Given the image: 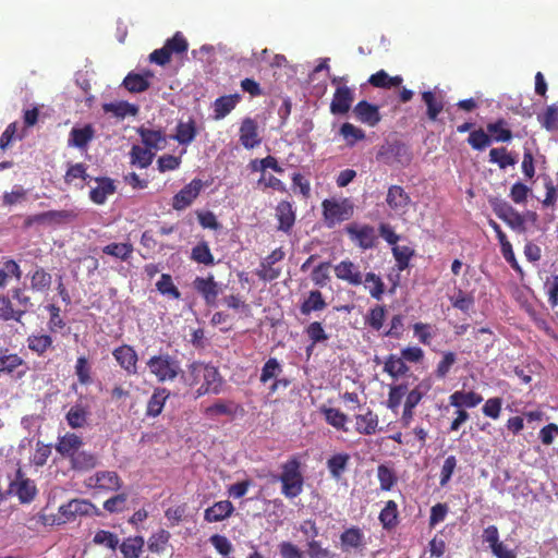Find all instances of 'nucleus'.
I'll list each match as a JSON object with an SVG mask.
<instances>
[{"mask_svg":"<svg viewBox=\"0 0 558 558\" xmlns=\"http://www.w3.org/2000/svg\"><path fill=\"white\" fill-rule=\"evenodd\" d=\"M185 384L190 387L199 385L195 398H202L207 393L218 396L222 391L225 380L216 366L195 361L187 365Z\"/></svg>","mask_w":558,"mask_h":558,"instance_id":"nucleus-1","label":"nucleus"},{"mask_svg":"<svg viewBox=\"0 0 558 558\" xmlns=\"http://www.w3.org/2000/svg\"><path fill=\"white\" fill-rule=\"evenodd\" d=\"M280 474L272 475V481L281 484L280 493L288 499L298 498L303 492L304 476L298 454L291 456L280 465Z\"/></svg>","mask_w":558,"mask_h":558,"instance_id":"nucleus-2","label":"nucleus"},{"mask_svg":"<svg viewBox=\"0 0 558 558\" xmlns=\"http://www.w3.org/2000/svg\"><path fill=\"white\" fill-rule=\"evenodd\" d=\"M148 373L157 383H172L183 374L181 362L169 353H160L150 356L146 361Z\"/></svg>","mask_w":558,"mask_h":558,"instance_id":"nucleus-3","label":"nucleus"},{"mask_svg":"<svg viewBox=\"0 0 558 558\" xmlns=\"http://www.w3.org/2000/svg\"><path fill=\"white\" fill-rule=\"evenodd\" d=\"M59 515L62 519V523L75 521L80 517H93L99 515V508L87 499L74 498L68 504L59 507Z\"/></svg>","mask_w":558,"mask_h":558,"instance_id":"nucleus-4","label":"nucleus"},{"mask_svg":"<svg viewBox=\"0 0 558 558\" xmlns=\"http://www.w3.org/2000/svg\"><path fill=\"white\" fill-rule=\"evenodd\" d=\"M322 209L324 221L329 228L350 219L353 215V207L347 199H324L322 202Z\"/></svg>","mask_w":558,"mask_h":558,"instance_id":"nucleus-5","label":"nucleus"},{"mask_svg":"<svg viewBox=\"0 0 558 558\" xmlns=\"http://www.w3.org/2000/svg\"><path fill=\"white\" fill-rule=\"evenodd\" d=\"M8 494L16 496L21 504H31L38 490L35 482L19 468L14 478L9 483Z\"/></svg>","mask_w":558,"mask_h":558,"instance_id":"nucleus-6","label":"nucleus"},{"mask_svg":"<svg viewBox=\"0 0 558 558\" xmlns=\"http://www.w3.org/2000/svg\"><path fill=\"white\" fill-rule=\"evenodd\" d=\"M122 483L121 477L114 471H98L84 481L88 489H95L98 493L119 492Z\"/></svg>","mask_w":558,"mask_h":558,"instance_id":"nucleus-7","label":"nucleus"},{"mask_svg":"<svg viewBox=\"0 0 558 558\" xmlns=\"http://www.w3.org/2000/svg\"><path fill=\"white\" fill-rule=\"evenodd\" d=\"M492 206L496 217L506 222L511 229L518 232L526 230L524 217L508 202L495 199L492 202Z\"/></svg>","mask_w":558,"mask_h":558,"instance_id":"nucleus-8","label":"nucleus"},{"mask_svg":"<svg viewBox=\"0 0 558 558\" xmlns=\"http://www.w3.org/2000/svg\"><path fill=\"white\" fill-rule=\"evenodd\" d=\"M192 287L202 295L207 306L214 307L217 305V299L221 292V288L220 284L215 281L213 274H208L207 277L196 276L193 279Z\"/></svg>","mask_w":558,"mask_h":558,"instance_id":"nucleus-9","label":"nucleus"},{"mask_svg":"<svg viewBox=\"0 0 558 558\" xmlns=\"http://www.w3.org/2000/svg\"><path fill=\"white\" fill-rule=\"evenodd\" d=\"M350 239L363 250L375 246L377 236L375 228L371 225L350 223L344 228Z\"/></svg>","mask_w":558,"mask_h":558,"instance_id":"nucleus-10","label":"nucleus"},{"mask_svg":"<svg viewBox=\"0 0 558 558\" xmlns=\"http://www.w3.org/2000/svg\"><path fill=\"white\" fill-rule=\"evenodd\" d=\"M112 355L128 375L134 376L138 374V354L133 345L120 344L113 349Z\"/></svg>","mask_w":558,"mask_h":558,"instance_id":"nucleus-11","label":"nucleus"},{"mask_svg":"<svg viewBox=\"0 0 558 558\" xmlns=\"http://www.w3.org/2000/svg\"><path fill=\"white\" fill-rule=\"evenodd\" d=\"M204 186L202 179L195 178L177 193L172 198V207L174 210H185L201 194Z\"/></svg>","mask_w":558,"mask_h":558,"instance_id":"nucleus-12","label":"nucleus"},{"mask_svg":"<svg viewBox=\"0 0 558 558\" xmlns=\"http://www.w3.org/2000/svg\"><path fill=\"white\" fill-rule=\"evenodd\" d=\"M28 366L17 354L10 353V349H0V374L12 375L16 373L17 378L26 375Z\"/></svg>","mask_w":558,"mask_h":558,"instance_id":"nucleus-13","label":"nucleus"},{"mask_svg":"<svg viewBox=\"0 0 558 558\" xmlns=\"http://www.w3.org/2000/svg\"><path fill=\"white\" fill-rule=\"evenodd\" d=\"M96 136V130L93 124H84L82 126H74L68 137V146L74 147L81 151H86L88 145Z\"/></svg>","mask_w":558,"mask_h":558,"instance_id":"nucleus-14","label":"nucleus"},{"mask_svg":"<svg viewBox=\"0 0 558 558\" xmlns=\"http://www.w3.org/2000/svg\"><path fill=\"white\" fill-rule=\"evenodd\" d=\"M335 274L339 280L350 286L359 287L363 284V272L360 266L349 259L341 260L335 266Z\"/></svg>","mask_w":558,"mask_h":558,"instance_id":"nucleus-15","label":"nucleus"},{"mask_svg":"<svg viewBox=\"0 0 558 558\" xmlns=\"http://www.w3.org/2000/svg\"><path fill=\"white\" fill-rule=\"evenodd\" d=\"M409 193L399 184H392L388 187L386 194V204L396 214H405L410 204Z\"/></svg>","mask_w":558,"mask_h":558,"instance_id":"nucleus-16","label":"nucleus"},{"mask_svg":"<svg viewBox=\"0 0 558 558\" xmlns=\"http://www.w3.org/2000/svg\"><path fill=\"white\" fill-rule=\"evenodd\" d=\"M355 119L362 124L374 128L381 121L379 107L366 100L357 102L353 108Z\"/></svg>","mask_w":558,"mask_h":558,"instance_id":"nucleus-17","label":"nucleus"},{"mask_svg":"<svg viewBox=\"0 0 558 558\" xmlns=\"http://www.w3.org/2000/svg\"><path fill=\"white\" fill-rule=\"evenodd\" d=\"M239 137L241 145L246 149H254L262 143L258 134V125L252 118H245L239 129Z\"/></svg>","mask_w":558,"mask_h":558,"instance_id":"nucleus-18","label":"nucleus"},{"mask_svg":"<svg viewBox=\"0 0 558 558\" xmlns=\"http://www.w3.org/2000/svg\"><path fill=\"white\" fill-rule=\"evenodd\" d=\"M354 101V92L348 86H338L330 104V111L333 114L347 113Z\"/></svg>","mask_w":558,"mask_h":558,"instance_id":"nucleus-19","label":"nucleus"},{"mask_svg":"<svg viewBox=\"0 0 558 558\" xmlns=\"http://www.w3.org/2000/svg\"><path fill=\"white\" fill-rule=\"evenodd\" d=\"M170 398V390L163 386H157L153 389L150 398L146 403L145 414L149 417L160 415L165 409L166 401Z\"/></svg>","mask_w":558,"mask_h":558,"instance_id":"nucleus-20","label":"nucleus"},{"mask_svg":"<svg viewBox=\"0 0 558 558\" xmlns=\"http://www.w3.org/2000/svg\"><path fill=\"white\" fill-rule=\"evenodd\" d=\"M483 397L474 390H456L449 395V405L456 409H472L482 403Z\"/></svg>","mask_w":558,"mask_h":558,"instance_id":"nucleus-21","label":"nucleus"},{"mask_svg":"<svg viewBox=\"0 0 558 558\" xmlns=\"http://www.w3.org/2000/svg\"><path fill=\"white\" fill-rule=\"evenodd\" d=\"M275 216L278 220V230L290 232L295 223V211L289 201H280L275 207Z\"/></svg>","mask_w":558,"mask_h":558,"instance_id":"nucleus-22","label":"nucleus"},{"mask_svg":"<svg viewBox=\"0 0 558 558\" xmlns=\"http://www.w3.org/2000/svg\"><path fill=\"white\" fill-rule=\"evenodd\" d=\"M243 412V407L232 400H217L211 405H208L204 413L207 417L213 420V417L219 416V415H228V416H235L239 413Z\"/></svg>","mask_w":558,"mask_h":558,"instance_id":"nucleus-23","label":"nucleus"},{"mask_svg":"<svg viewBox=\"0 0 558 558\" xmlns=\"http://www.w3.org/2000/svg\"><path fill=\"white\" fill-rule=\"evenodd\" d=\"M355 430L362 435H373L377 432L379 425V416L372 409L366 408L363 413L356 414Z\"/></svg>","mask_w":558,"mask_h":558,"instance_id":"nucleus-24","label":"nucleus"},{"mask_svg":"<svg viewBox=\"0 0 558 558\" xmlns=\"http://www.w3.org/2000/svg\"><path fill=\"white\" fill-rule=\"evenodd\" d=\"M83 446V439L75 433H66L58 437L56 451L64 458L71 459Z\"/></svg>","mask_w":558,"mask_h":558,"instance_id":"nucleus-25","label":"nucleus"},{"mask_svg":"<svg viewBox=\"0 0 558 558\" xmlns=\"http://www.w3.org/2000/svg\"><path fill=\"white\" fill-rule=\"evenodd\" d=\"M96 182L98 184L90 191L89 197L95 204L101 205L107 201L108 196L117 192V185L114 181L108 177H98L96 178Z\"/></svg>","mask_w":558,"mask_h":558,"instance_id":"nucleus-26","label":"nucleus"},{"mask_svg":"<svg viewBox=\"0 0 558 558\" xmlns=\"http://www.w3.org/2000/svg\"><path fill=\"white\" fill-rule=\"evenodd\" d=\"M234 507L230 500L216 501L205 510L204 519L208 523L220 522L232 517Z\"/></svg>","mask_w":558,"mask_h":558,"instance_id":"nucleus-27","label":"nucleus"},{"mask_svg":"<svg viewBox=\"0 0 558 558\" xmlns=\"http://www.w3.org/2000/svg\"><path fill=\"white\" fill-rule=\"evenodd\" d=\"M240 100L241 96L239 94H228L217 98L213 104L214 119L217 121L225 119Z\"/></svg>","mask_w":558,"mask_h":558,"instance_id":"nucleus-28","label":"nucleus"},{"mask_svg":"<svg viewBox=\"0 0 558 558\" xmlns=\"http://www.w3.org/2000/svg\"><path fill=\"white\" fill-rule=\"evenodd\" d=\"M364 534L359 526L345 529L340 534V546L343 551L362 548Z\"/></svg>","mask_w":558,"mask_h":558,"instance_id":"nucleus-29","label":"nucleus"},{"mask_svg":"<svg viewBox=\"0 0 558 558\" xmlns=\"http://www.w3.org/2000/svg\"><path fill=\"white\" fill-rule=\"evenodd\" d=\"M350 454L347 452L335 453L327 459L326 465L329 471L330 476L340 481L345 471L348 470V465L350 462Z\"/></svg>","mask_w":558,"mask_h":558,"instance_id":"nucleus-30","label":"nucleus"},{"mask_svg":"<svg viewBox=\"0 0 558 558\" xmlns=\"http://www.w3.org/2000/svg\"><path fill=\"white\" fill-rule=\"evenodd\" d=\"M27 347L37 356H44L53 348V338L45 333H32L27 337Z\"/></svg>","mask_w":558,"mask_h":558,"instance_id":"nucleus-31","label":"nucleus"},{"mask_svg":"<svg viewBox=\"0 0 558 558\" xmlns=\"http://www.w3.org/2000/svg\"><path fill=\"white\" fill-rule=\"evenodd\" d=\"M430 388H432L430 378L422 379L411 390L405 391L404 405L415 409L422 402L424 397L428 393Z\"/></svg>","mask_w":558,"mask_h":558,"instance_id":"nucleus-32","label":"nucleus"},{"mask_svg":"<svg viewBox=\"0 0 558 558\" xmlns=\"http://www.w3.org/2000/svg\"><path fill=\"white\" fill-rule=\"evenodd\" d=\"M486 129L495 143H510L513 138V133L509 128L508 122L504 119H498L495 122L488 123Z\"/></svg>","mask_w":558,"mask_h":558,"instance_id":"nucleus-33","label":"nucleus"},{"mask_svg":"<svg viewBox=\"0 0 558 558\" xmlns=\"http://www.w3.org/2000/svg\"><path fill=\"white\" fill-rule=\"evenodd\" d=\"M327 307V303L319 290L310 291L308 295L300 305V313L308 316L313 312H322Z\"/></svg>","mask_w":558,"mask_h":558,"instance_id":"nucleus-34","label":"nucleus"},{"mask_svg":"<svg viewBox=\"0 0 558 558\" xmlns=\"http://www.w3.org/2000/svg\"><path fill=\"white\" fill-rule=\"evenodd\" d=\"M138 133L140 137H142V144L150 150L165 148V131L140 128Z\"/></svg>","mask_w":558,"mask_h":558,"instance_id":"nucleus-35","label":"nucleus"},{"mask_svg":"<svg viewBox=\"0 0 558 558\" xmlns=\"http://www.w3.org/2000/svg\"><path fill=\"white\" fill-rule=\"evenodd\" d=\"M409 366L402 355L389 354L384 361V372L393 379H399L407 375Z\"/></svg>","mask_w":558,"mask_h":558,"instance_id":"nucleus-36","label":"nucleus"},{"mask_svg":"<svg viewBox=\"0 0 558 558\" xmlns=\"http://www.w3.org/2000/svg\"><path fill=\"white\" fill-rule=\"evenodd\" d=\"M197 135L196 122L194 119H189L187 122H179L177 125L175 134L173 140L180 145H189Z\"/></svg>","mask_w":558,"mask_h":558,"instance_id":"nucleus-37","label":"nucleus"},{"mask_svg":"<svg viewBox=\"0 0 558 558\" xmlns=\"http://www.w3.org/2000/svg\"><path fill=\"white\" fill-rule=\"evenodd\" d=\"M304 333L311 341V344L306 347V353L310 355L315 345L319 342H325L329 339L328 333L323 328L319 320H314L307 325Z\"/></svg>","mask_w":558,"mask_h":558,"instance_id":"nucleus-38","label":"nucleus"},{"mask_svg":"<svg viewBox=\"0 0 558 558\" xmlns=\"http://www.w3.org/2000/svg\"><path fill=\"white\" fill-rule=\"evenodd\" d=\"M70 461L72 469L76 471L93 470L99 462L95 453L78 450L73 454Z\"/></svg>","mask_w":558,"mask_h":558,"instance_id":"nucleus-39","label":"nucleus"},{"mask_svg":"<svg viewBox=\"0 0 558 558\" xmlns=\"http://www.w3.org/2000/svg\"><path fill=\"white\" fill-rule=\"evenodd\" d=\"M77 217L74 209H51L43 213L44 225H61L75 220Z\"/></svg>","mask_w":558,"mask_h":558,"instance_id":"nucleus-40","label":"nucleus"},{"mask_svg":"<svg viewBox=\"0 0 558 558\" xmlns=\"http://www.w3.org/2000/svg\"><path fill=\"white\" fill-rule=\"evenodd\" d=\"M89 411L82 404H74L68 411L65 420L73 429L82 428L87 424Z\"/></svg>","mask_w":558,"mask_h":558,"instance_id":"nucleus-41","label":"nucleus"},{"mask_svg":"<svg viewBox=\"0 0 558 558\" xmlns=\"http://www.w3.org/2000/svg\"><path fill=\"white\" fill-rule=\"evenodd\" d=\"M489 161L497 165L499 169L505 170L513 167L518 162V158L508 151L506 147L493 148L489 151Z\"/></svg>","mask_w":558,"mask_h":558,"instance_id":"nucleus-42","label":"nucleus"},{"mask_svg":"<svg viewBox=\"0 0 558 558\" xmlns=\"http://www.w3.org/2000/svg\"><path fill=\"white\" fill-rule=\"evenodd\" d=\"M364 288L368 290L372 298L381 300L385 294V282L379 275L369 271L363 277Z\"/></svg>","mask_w":558,"mask_h":558,"instance_id":"nucleus-43","label":"nucleus"},{"mask_svg":"<svg viewBox=\"0 0 558 558\" xmlns=\"http://www.w3.org/2000/svg\"><path fill=\"white\" fill-rule=\"evenodd\" d=\"M372 86L379 88H391L400 86L403 82L402 76H389L387 72L381 69L377 73L369 76L367 81Z\"/></svg>","mask_w":558,"mask_h":558,"instance_id":"nucleus-44","label":"nucleus"},{"mask_svg":"<svg viewBox=\"0 0 558 558\" xmlns=\"http://www.w3.org/2000/svg\"><path fill=\"white\" fill-rule=\"evenodd\" d=\"M144 539L142 536L125 538L118 547L123 558H138L143 553Z\"/></svg>","mask_w":558,"mask_h":558,"instance_id":"nucleus-45","label":"nucleus"},{"mask_svg":"<svg viewBox=\"0 0 558 558\" xmlns=\"http://www.w3.org/2000/svg\"><path fill=\"white\" fill-rule=\"evenodd\" d=\"M131 165L145 169L151 165L155 154L147 147L134 145L130 151Z\"/></svg>","mask_w":558,"mask_h":558,"instance_id":"nucleus-46","label":"nucleus"},{"mask_svg":"<svg viewBox=\"0 0 558 558\" xmlns=\"http://www.w3.org/2000/svg\"><path fill=\"white\" fill-rule=\"evenodd\" d=\"M102 110L107 113H112L118 119H124L125 116H135L138 112V107L126 101L108 102L102 105Z\"/></svg>","mask_w":558,"mask_h":558,"instance_id":"nucleus-47","label":"nucleus"},{"mask_svg":"<svg viewBox=\"0 0 558 558\" xmlns=\"http://www.w3.org/2000/svg\"><path fill=\"white\" fill-rule=\"evenodd\" d=\"M387 317V310L383 305L372 307L364 317V323L374 331H380Z\"/></svg>","mask_w":558,"mask_h":558,"instance_id":"nucleus-48","label":"nucleus"},{"mask_svg":"<svg viewBox=\"0 0 558 558\" xmlns=\"http://www.w3.org/2000/svg\"><path fill=\"white\" fill-rule=\"evenodd\" d=\"M153 76V74L147 73L146 75H141L136 73H129L123 82L122 85L132 93H141L146 90L149 87V82L147 77Z\"/></svg>","mask_w":558,"mask_h":558,"instance_id":"nucleus-49","label":"nucleus"},{"mask_svg":"<svg viewBox=\"0 0 558 558\" xmlns=\"http://www.w3.org/2000/svg\"><path fill=\"white\" fill-rule=\"evenodd\" d=\"M398 505L395 500L386 501V506H384L380 514L379 521L384 525V529H392L398 524Z\"/></svg>","mask_w":558,"mask_h":558,"instance_id":"nucleus-50","label":"nucleus"},{"mask_svg":"<svg viewBox=\"0 0 558 558\" xmlns=\"http://www.w3.org/2000/svg\"><path fill=\"white\" fill-rule=\"evenodd\" d=\"M25 313V310H14L9 296L0 295V319L21 322Z\"/></svg>","mask_w":558,"mask_h":558,"instance_id":"nucleus-51","label":"nucleus"},{"mask_svg":"<svg viewBox=\"0 0 558 558\" xmlns=\"http://www.w3.org/2000/svg\"><path fill=\"white\" fill-rule=\"evenodd\" d=\"M405 393L407 384L404 383L389 386L386 407L391 411H396L401 405L403 398H405Z\"/></svg>","mask_w":558,"mask_h":558,"instance_id":"nucleus-52","label":"nucleus"},{"mask_svg":"<svg viewBox=\"0 0 558 558\" xmlns=\"http://www.w3.org/2000/svg\"><path fill=\"white\" fill-rule=\"evenodd\" d=\"M322 412L327 424L337 429L347 432L345 423L348 422V416L341 412V410L336 408H324L322 409Z\"/></svg>","mask_w":558,"mask_h":558,"instance_id":"nucleus-53","label":"nucleus"},{"mask_svg":"<svg viewBox=\"0 0 558 558\" xmlns=\"http://www.w3.org/2000/svg\"><path fill=\"white\" fill-rule=\"evenodd\" d=\"M422 99L427 106V119L429 121H436L438 114L444 110L442 100L437 99L432 90L423 92Z\"/></svg>","mask_w":558,"mask_h":558,"instance_id":"nucleus-54","label":"nucleus"},{"mask_svg":"<svg viewBox=\"0 0 558 558\" xmlns=\"http://www.w3.org/2000/svg\"><path fill=\"white\" fill-rule=\"evenodd\" d=\"M340 134L349 147L355 146L359 141H363L365 137V133L362 129L349 122H345L341 125Z\"/></svg>","mask_w":558,"mask_h":558,"instance_id":"nucleus-55","label":"nucleus"},{"mask_svg":"<svg viewBox=\"0 0 558 558\" xmlns=\"http://www.w3.org/2000/svg\"><path fill=\"white\" fill-rule=\"evenodd\" d=\"M191 259L197 264L211 266L215 264L214 255L211 254L207 242L203 241L196 244L191 251Z\"/></svg>","mask_w":558,"mask_h":558,"instance_id":"nucleus-56","label":"nucleus"},{"mask_svg":"<svg viewBox=\"0 0 558 558\" xmlns=\"http://www.w3.org/2000/svg\"><path fill=\"white\" fill-rule=\"evenodd\" d=\"M9 276H13L16 280H21L22 270L15 260L5 258L3 262V268H0V289L8 286Z\"/></svg>","mask_w":558,"mask_h":558,"instance_id":"nucleus-57","label":"nucleus"},{"mask_svg":"<svg viewBox=\"0 0 558 558\" xmlns=\"http://www.w3.org/2000/svg\"><path fill=\"white\" fill-rule=\"evenodd\" d=\"M156 288L161 294L171 299L179 300L182 296L178 287L174 286L170 274H162L156 283Z\"/></svg>","mask_w":558,"mask_h":558,"instance_id":"nucleus-58","label":"nucleus"},{"mask_svg":"<svg viewBox=\"0 0 558 558\" xmlns=\"http://www.w3.org/2000/svg\"><path fill=\"white\" fill-rule=\"evenodd\" d=\"M538 122L547 131L558 129V101L548 106L543 113L538 114Z\"/></svg>","mask_w":558,"mask_h":558,"instance_id":"nucleus-59","label":"nucleus"},{"mask_svg":"<svg viewBox=\"0 0 558 558\" xmlns=\"http://www.w3.org/2000/svg\"><path fill=\"white\" fill-rule=\"evenodd\" d=\"M469 145L474 150H484L489 147L493 143V140L488 133H486L483 129L473 130L468 137Z\"/></svg>","mask_w":558,"mask_h":558,"instance_id":"nucleus-60","label":"nucleus"},{"mask_svg":"<svg viewBox=\"0 0 558 558\" xmlns=\"http://www.w3.org/2000/svg\"><path fill=\"white\" fill-rule=\"evenodd\" d=\"M170 539V532L160 529L157 532H154L147 542V547L153 553H162Z\"/></svg>","mask_w":558,"mask_h":558,"instance_id":"nucleus-61","label":"nucleus"},{"mask_svg":"<svg viewBox=\"0 0 558 558\" xmlns=\"http://www.w3.org/2000/svg\"><path fill=\"white\" fill-rule=\"evenodd\" d=\"M134 247L131 243H110L102 247V252L112 255L120 260H128Z\"/></svg>","mask_w":558,"mask_h":558,"instance_id":"nucleus-62","label":"nucleus"},{"mask_svg":"<svg viewBox=\"0 0 558 558\" xmlns=\"http://www.w3.org/2000/svg\"><path fill=\"white\" fill-rule=\"evenodd\" d=\"M282 372V366L276 357H270L262 367L259 381L267 384L272 379H276Z\"/></svg>","mask_w":558,"mask_h":558,"instance_id":"nucleus-63","label":"nucleus"},{"mask_svg":"<svg viewBox=\"0 0 558 558\" xmlns=\"http://www.w3.org/2000/svg\"><path fill=\"white\" fill-rule=\"evenodd\" d=\"M377 477L380 482V489L384 492H390L398 481L396 472L388 468L387 464L378 465Z\"/></svg>","mask_w":558,"mask_h":558,"instance_id":"nucleus-64","label":"nucleus"}]
</instances>
